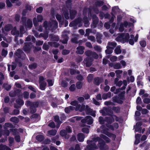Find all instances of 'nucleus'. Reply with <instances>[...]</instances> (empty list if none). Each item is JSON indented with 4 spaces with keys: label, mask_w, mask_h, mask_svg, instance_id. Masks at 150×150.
<instances>
[{
    "label": "nucleus",
    "mask_w": 150,
    "mask_h": 150,
    "mask_svg": "<svg viewBox=\"0 0 150 150\" xmlns=\"http://www.w3.org/2000/svg\"><path fill=\"white\" fill-rule=\"evenodd\" d=\"M11 150V149L8 147V146L3 145V144H1L0 145V150Z\"/></svg>",
    "instance_id": "nucleus-41"
},
{
    "label": "nucleus",
    "mask_w": 150,
    "mask_h": 150,
    "mask_svg": "<svg viewBox=\"0 0 150 150\" xmlns=\"http://www.w3.org/2000/svg\"><path fill=\"white\" fill-rule=\"evenodd\" d=\"M123 38V36L122 35V33H121L118 35V36L116 38V40L117 41L121 42L123 43H124Z\"/></svg>",
    "instance_id": "nucleus-31"
},
{
    "label": "nucleus",
    "mask_w": 150,
    "mask_h": 150,
    "mask_svg": "<svg viewBox=\"0 0 150 150\" xmlns=\"http://www.w3.org/2000/svg\"><path fill=\"white\" fill-rule=\"evenodd\" d=\"M86 113L88 114L91 115L93 117H95L96 114L94 111H93V110L88 107V106L87 105L86 106Z\"/></svg>",
    "instance_id": "nucleus-16"
},
{
    "label": "nucleus",
    "mask_w": 150,
    "mask_h": 150,
    "mask_svg": "<svg viewBox=\"0 0 150 150\" xmlns=\"http://www.w3.org/2000/svg\"><path fill=\"white\" fill-rule=\"evenodd\" d=\"M103 81V80L101 78L96 77L94 79V83L96 85H99Z\"/></svg>",
    "instance_id": "nucleus-21"
},
{
    "label": "nucleus",
    "mask_w": 150,
    "mask_h": 150,
    "mask_svg": "<svg viewBox=\"0 0 150 150\" xmlns=\"http://www.w3.org/2000/svg\"><path fill=\"white\" fill-rule=\"evenodd\" d=\"M100 112L102 113V115L104 116L111 115L113 113L111 108L105 107L103 108V109L100 110Z\"/></svg>",
    "instance_id": "nucleus-8"
},
{
    "label": "nucleus",
    "mask_w": 150,
    "mask_h": 150,
    "mask_svg": "<svg viewBox=\"0 0 150 150\" xmlns=\"http://www.w3.org/2000/svg\"><path fill=\"white\" fill-rule=\"evenodd\" d=\"M117 45V43L115 42H109L108 43L106 48H110L114 49Z\"/></svg>",
    "instance_id": "nucleus-23"
},
{
    "label": "nucleus",
    "mask_w": 150,
    "mask_h": 150,
    "mask_svg": "<svg viewBox=\"0 0 150 150\" xmlns=\"http://www.w3.org/2000/svg\"><path fill=\"white\" fill-rule=\"evenodd\" d=\"M84 47L82 46L78 47L76 48V53L79 54H82L84 52Z\"/></svg>",
    "instance_id": "nucleus-22"
},
{
    "label": "nucleus",
    "mask_w": 150,
    "mask_h": 150,
    "mask_svg": "<svg viewBox=\"0 0 150 150\" xmlns=\"http://www.w3.org/2000/svg\"><path fill=\"white\" fill-rule=\"evenodd\" d=\"M87 143L88 145L85 150H96L99 147L101 150H107L108 146L104 141L99 137L95 136L92 138L91 140H88Z\"/></svg>",
    "instance_id": "nucleus-1"
},
{
    "label": "nucleus",
    "mask_w": 150,
    "mask_h": 150,
    "mask_svg": "<svg viewBox=\"0 0 150 150\" xmlns=\"http://www.w3.org/2000/svg\"><path fill=\"white\" fill-rule=\"evenodd\" d=\"M69 34V31H64L62 33V37L63 39L61 40V41L63 43L65 44L67 43L68 39V35Z\"/></svg>",
    "instance_id": "nucleus-11"
},
{
    "label": "nucleus",
    "mask_w": 150,
    "mask_h": 150,
    "mask_svg": "<svg viewBox=\"0 0 150 150\" xmlns=\"http://www.w3.org/2000/svg\"><path fill=\"white\" fill-rule=\"evenodd\" d=\"M123 83L124 86L121 88L116 89V91L114 92L115 94H116L119 93L120 92L122 91H122L125 90L126 88V86L127 85V81L125 80H124L123 82L121 81H120L115 83L116 85L119 87Z\"/></svg>",
    "instance_id": "nucleus-7"
},
{
    "label": "nucleus",
    "mask_w": 150,
    "mask_h": 150,
    "mask_svg": "<svg viewBox=\"0 0 150 150\" xmlns=\"http://www.w3.org/2000/svg\"><path fill=\"white\" fill-rule=\"evenodd\" d=\"M141 125L140 123L139 122L137 123L136 126H134V128L135 129V131L136 132H140L141 131V129L139 127Z\"/></svg>",
    "instance_id": "nucleus-34"
},
{
    "label": "nucleus",
    "mask_w": 150,
    "mask_h": 150,
    "mask_svg": "<svg viewBox=\"0 0 150 150\" xmlns=\"http://www.w3.org/2000/svg\"><path fill=\"white\" fill-rule=\"evenodd\" d=\"M131 38L129 40H128L129 43L130 44L133 45L134 44V42H136L138 39V35L137 34L135 37H134V35L132 34L130 35Z\"/></svg>",
    "instance_id": "nucleus-14"
},
{
    "label": "nucleus",
    "mask_w": 150,
    "mask_h": 150,
    "mask_svg": "<svg viewBox=\"0 0 150 150\" xmlns=\"http://www.w3.org/2000/svg\"><path fill=\"white\" fill-rule=\"evenodd\" d=\"M48 44L49 45L56 47H58L59 45L58 43L55 42H48Z\"/></svg>",
    "instance_id": "nucleus-45"
},
{
    "label": "nucleus",
    "mask_w": 150,
    "mask_h": 150,
    "mask_svg": "<svg viewBox=\"0 0 150 150\" xmlns=\"http://www.w3.org/2000/svg\"><path fill=\"white\" fill-rule=\"evenodd\" d=\"M83 22L84 23V25L86 27H87L89 25L90 23L88 19L86 17H85L83 20L80 18L76 19L71 23L69 24V26L72 27L79 25V26L80 27L82 25Z\"/></svg>",
    "instance_id": "nucleus-3"
},
{
    "label": "nucleus",
    "mask_w": 150,
    "mask_h": 150,
    "mask_svg": "<svg viewBox=\"0 0 150 150\" xmlns=\"http://www.w3.org/2000/svg\"><path fill=\"white\" fill-rule=\"evenodd\" d=\"M115 52L117 54L120 53L121 52V50L120 49V46H117L115 50Z\"/></svg>",
    "instance_id": "nucleus-44"
},
{
    "label": "nucleus",
    "mask_w": 150,
    "mask_h": 150,
    "mask_svg": "<svg viewBox=\"0 0 150 150\" xmlns=\"http://www.w3.org/2000/svg\"><path fill=\"white\" fill-rule=\"evenodd\" d=\"M25 105L27 106L31 107L32 105H35V106L38 107V102H32L28 100L25 102Z\"/></svg>",
    "instance_id": "nucleus-19"
},
{
    "label": "nucleus",
    "mask_w": 150,
    "mask_h": 150,
    "mask_svg": "<svg viewBox=\"0 0 150 150\" xmlns=\"http://www.w3.org/2000/svg\"><path fill=\"white\" fill-rule=\"evenodd\" d=\"M37 67V64L35 63H33L29 65V68L30 69H35Z\"/></svg>",
    "instance_id": "nucleus-64"
},
{
    "label": "nucleus",
    "mask_w": 150,
    "mask_h": 150,
    "mask_svg": "<svg viewBox=\"0 0 150 150\" xmlns=\"http://www.w3.org/2000/svg\"><path fill=\"white\" fill-rule=\"evenodd\" d=\"M76 85L77 88L78 89H80L82 87L83 83L80 81H78L76 83Z\"/></svg>",
    "instance_id": "nucleus-54"
},
{
    "label": "nucleus",
    "mask_w": 150,
    "mask_h": 150,
    "mask_svg": "<svg viewBox=\"0 0 150 150\" xmlns=\"http://www.w3.org/2000/svg\"><path fill=\"white\" fill-rule=\"evenodd\" d=\"M121 12L118 7L117 6H115L112 8V12L111 14L112 16L110 20V21L113 22L114 18L115 17L114 14L120 13Z\"/></svg>",
    "instance_id": "nucleus-10"
},
{
    "label": "nucleus",
    "mask_w": 150,
    "mask_h": 150,
    "mask_svg": "<svg viewBox=\"0 0 150 150\" xmlns=\"http://www.w3.org/2000/svg\"><path fill=\"white\" fill-rule=\"evenodd\" d=\"M133 23L125 21L123 23H120L119 30L120 32H122L124 30L125 27H130L129 29V32H130L133 29Z\"/></svg>",
    "instance_id": "nucleus-5"
},
{
    "label": "nucleus",
    "mask_w": 150,
    "mask_h": 150,
    "mask_svg": "<svg viewBox=\"0 0 150 150\" xmlns=\"http://www.w3.org/2000/svg\"><path fill=\"white\" fill-rule=\"evenodd\" d=\"M150 146V143H147L146 142H144L140 145V146L144 147L145 150H147L149 149Z\"/></svg>",
    "instance_id": "nucleus-25"
},
{
    "label": "nucleus",
    "mask_w": 150,
    "mask_h": 150,
    "mask_svg": "<svg viewBox=\"0 0 150 150\" xmlns=\"http://www.w3.org/2000/svg\"><path fill=\"white\" fill-rule=\"evenodd\" d=\"M103 2L102 1H97L95 2V5L97 7L100 6L103 4Z\"/></svg>",
    "instance_id": "nucleus-42"
},
{
    "label": "nucleus",
    "mask_w": 150,
    "mask_h": 150,
    "mask_svg": "<svg viewBox=\"0 0 150 150\" xmlns=\"http://www.w3.org/2000/svg\"><path fill=\"white\" fill-rule=\"evenodd\" d=\"M51 39L52 41H58L59 40V38L58 36L53 35L51 36Z\"/></svg>",
    "instance_id": "nucleus-57"
},
{
    "label": "nucleus",
    "mask_w": 150,
    "mask_h": 150,
    "mask_svg": "<svg viewBox=\"0 0 150 150\" xmlns=\"http://www.w3.org/2000/svg\"><path fill=\"white\" fill-rule=\"evenodd\" d=\"M10 121L15 123H18L19 122V120L18 118L14 117L11 118Z\"/></svg>",
    "instance_id": "nucleus-47"
},
{
    "label": "nucleus",
    "mask_w": 150,
    "mask_h": 150,
    "mask_svg": "<svg viewBox=\"0 0 150 150\" xmlns=\"http://www.w3.org/2000/svg\"><path fill=\"white\" fill-rule=\"evenodd\" d=\"M16 103L20 105H23L24 103V102L23 100L21 99H17L16 100Z\"/></svg>",
    "instance_id": "nucleus-60"
},
{
    "label": "nucleus",
    "mask_w": 150,
    "mask_h": 150,
    "mask_svg": "<svg viewBox=\"0 0 150 150\" xmlns=\"http://www.w3.org/2000/svg\"><path fill=\"white\" fill-rule=\"evenodd\" d=\"M75 109V107L70 106L65 108V111L66 113H69L70 110H72Z\"/></svg>",
    "instance_id": "nucleus-37"
},
{
    "label": "nucleus",
    "mask_w": 150,
    "mask_h": 150,
    "mask_svg": "<svg viewBox=\"0 0 150 150\" xmlns=\"http://www.w3.org/2000/svg\"><path fill=\"white\" fill-rule=\"evenodd\" d=\"M54 119L55 121L57 122L58 124V125L56 127L58 128L59 127L60 125L62 122L59 121V117L58 116H55L54 117Z\"/></svg>",
    "instance_id": "nucleus-35"
},
{
    "label": "nucleus",
    "mask_w": 150,
    "mask_h": 150,
    "mask_svg": "<svg viewBox=\"0 0 150 150\" xmlns=\"http://www.w3.org/2000/svg\"><path fill=\"white\" fill-rule=\"evenodd\" d=\"M81 122L82 123H87L88 125H91L93 123V120L91 117L88 116L85 118L82 119Z\"/></svg>",
    "instance_id": "nucleus-12"
},
{
    "label": "nucleus",
    "mask_w": 150,
    "mask_h": 150,
    "mask_svg": "<svg viewBox=\"0 0 150 150\" xmlns=\"http://www.w3.org/2000/svg\"><path fill=\"white\" fill-rule=\"evenodd\" d=\"M93 60L92 59L90 58L89 57H87L84 59L83 61V63L86 65V67H90L92 64V62Z\"/></svg>",
    "instance_id": "nucleus-15"
},
{
    "label": "nucleus",
    "mask_w": 150,
    "mask_h": 150,
    "mask_svg": "<svg viewBox=\"0 0 150 150\" xmlns=\"http://www.w3.org/2000/svg\"><path fill=\"white\" fill-rule=\"evenodd\" d=\"M15 54L16 58L18 57L19 58L23 59H25V54L20 49H18L17 50Z\"/></svg>",
    "instance_id": "nucleus-9"
},
{
    "label": "nucleus",
    "mask_w": 150,
    "mask_h": 150,
    "mask_svg": "<svg viewBox=\"0 0 150 150\" xmlns=\"http://www.w3.org/2000/svg\"><path fill=\"white\" fill-rule=\"evenodd\" d=\"M70 72L71 74L72 75L79 74V72L78 71L74 69H71Z\"/></svg>",
    "instance_id": "nucleus-63"
},
{
    "label": "nucleus",
    "mask_w": 150,
    "mask_h": 150,
    "mask_svg": "<svg viewBox=\"0 0 150 150\" xmlns=\"http://www.w3.org/2000/svg\"><path fill=\"white\" fill-rule=\"evenodd\" d=\"M98 120L99 123L101 124H104L105 123V122L106 121L105 120V119H104L103 117L101 116L99 117L98 118Z\"/></svg>",
    "instance_id": "nucleus-58"
},
{
    "label": "nucleus",
    "mask_w": 150,
    "mask_h": 150,
    "mask_svg": "<svg viewBox=\"0 0 150 150\" xmlns=\"http://www.w3.org/2000/svg\"><path fill=\"white\" fill-rule=\"evenodd\" d=\"M32 46L31 44L30 43H26L23 47L24 50L27 52H28L31 48Z\"/></svg>",
    "instance_id": "nucleus-17"
},
{
    "label": "nucleus",
    "mask_w": 150,
    "mask_h": 150,
    "mask_svg": "<svg viewBox=\"0 0 150 150\" xmlns=\"http://www.w3.org/2000/svg\"><path fill=\"white\" fill-rule=\"evenodd\" d=\"M99 137L101 139H102L101 138L103 139L107 143L109 142L110 141V139L104 134H101L100 135V137Z\"/></svg>",
    "instance_id": "nucleus-36"
},
{
    "label": "nucleus",
    "mask_w": 150,
    "mask_h": 150,
    "mask_svg": "<svg viewBox=\"0 0 150 150\" xmlns=\"http://www.w3.org/2000/svg\"><path fill=\"white\" fill-rule=\"evenodd\" d=\"M110 117H106L105 120L108 124H111L114 121V118H113V115H111Z\"/></svg>",
    "instance_id": "nucleus-20"
},
{
    "label": "nucleus",
    "mask_w": 150,
    "mask_h": 150,
    "mask_svg": "<svg viewBox=\"0 0 150 150\" xmlns=\"http://www.w3.org/2000/svg\"><path fill=\"white\" fill-rule=\"evenodd\" d=\"M122 35L123 36L124 43L128 42L130 37L129 34L128 33H122Z\"/></svg>",
    "instance_id": "nucleus-29"
},
{
    "label": "nucleus",
    "mask_w": 150,
    "mask_h": 150,
    "mask_svg": "<svg viewBox=\"0 0 150 150\" xmlns=\"http://www.w3.org/2000/svg\"><path fill=\"white\" fill-rule=\"evenodd\" d=\"M40 88L42 90H44L46 86V83L45 81H43L40 83Z\"/></svg>",
    "instance_id": "nucleus-39"
},
{
    "label": "nucleus",
    "mask_w": 150,
    "mask_h": 150,
    "mask_svg": "<svg viewBox=\"0 0 150 150\" xmlns=\"http://www.w3.org/2000/svg\"><path fill=\"white\" fill-rule=\"evenodd\" d=\"M43 26L44 27L46 32L43 34V38L46 40L48 36V30H52L56 29L58 27V23L55 20H53L51 22L48 23L47 21H45L43 24Z\"/></svg>",
    "instance_id": "nucleus-2"
},
{
    "label": "nucleus",
    "mask_w": 150,
    "mask_h": 150,
    "mask_svg": "<svg viewBox=\"0 0 150 150\" xmlns=\"http://www.w3.org/2000/svg\"><path fill=\"white\" fill-rule=\"evenodd\" d=\"M62 11L64 14L65 18L68 19L69 18V11L66 8L63 7L62 8Z\"/></svg>",
    "instance_id": "nucleus-24"
},
{
    "label": "nucleus",
    "mask_w": 150,
    "mask_h": 150,
    "mask_svg": "<svg viewBox=\"0 0 150 150\" xmlns=\"http://www.w3.org/2000/svg\"><path fill=\"white\" fill-rule=\"evenodd\" d=\"M37 107L35 106V105H32L30 107V112L31 113H33L35 112L36 111V108Z\"/></svg>",
    "instance_id": "nucleus-40"
},
{
    "label": "nucleus",
    "mask_w": 150,
    "mask_h": 150,
    "mask_svg": "<svg viewBox=\"0 0 150 150\" xmlns=\"http://www.w3.org/2000/svg\"><path fill=\"white\" fill-rule=\"evenodd\" d=\"M56 17L57 20L59 21V27H61V25H63V21H62V18L61 16L59 14H57L56 15Z\"/></svg>",
    "instance_id": "nucleus-30"
},
{
    "label": "nucleus",
    "mask_w": 150,
    "mask_h": 150,
    "mask_svg": "<svg viewBox=\"0 0 150 150\" xmlns=\"http://www.w3.org/2000/svg\"><path fill=\"white\" fill-rule=\"evenodd\" d=\"M111 96V93L109 92L106 93H104L102 95V98L103 99H106L110 97Z\"/></svg>",
    "instance_id": "nucleus-38"
},
{
    "label": "nucleus",
    "mask_w": 150,
    "mask_h": 150,
    "mask_svg": "<svg viewBox=\"0 0 150 150\" xmlns=\"http://www.w3.org/2000/svg\"><path fill=\"white\" fill-rule=\"evenodd\" d=\"M86 106L84 105H82V106L80 104L79 105H78L76 107V108H75V110L76 111L79 110L80 112H81L84 110L85 109H86Z\"/></svg>",
    "instance_id": "nucleus-28"
},
{
    "label": "nucleus",
    "mask_w": 150,
    "mask_h": 150,
    "mask_svg": "<svg viewBox=\"0 0 150 150\" xmlns=\"http://www.w3.org/2000/svg\"><path fill=\"white\" fill-rule=\"evenodd\" d=\"M33 22L34 25L36 29L40 32H42L43 30L42 27L41 25L38 26V23L36 21V18H33Z\"/></svg>",
    "instance_id": "nucleus-18"
},
{
    "label": "nucleus",
    "mask_w": 150,
    "mask_h": 150,
    "mask_svg": "<svg viewBox=\"0 0 150 150\" xmlns=\"http://www.w3.org/2000/svg\"><path fill=\"white\" fill-rule=\"evenodd\" d=\"M85 137L83 134L80 133L78 134L77 139L80 142H83Z\"/></svg>",
    "instance_id": "nucleus-26"
},
{
    "label": "nucleus",
    "mask_w": 150,
    "mask_h": 150,
    "mask_svg": "<svg viewBox=\"0 0 150 150\" xmlns=\"http://www.w3.org/2000/svg\"><path fill=\"white\" fill-rule=\"evenodd\" d=\"M87 37L88 39L91 41V42H95L96 41V39L95 37L92 35H89Z\"/></svg>",
    "instance_id": "nucleus-53"
},
{
    "label": "nucleus",
    "mask_w": 150,
    "mask_h": 150,
    "mask_svg": "<svg viewBox=\"0 0 150 150\" xmlns=\"http://www.w3.org/2000/svg\"><path fill=\"white\" fill-rule=\"evenodd\" d=\"M107 50L105 51V52L106 54H110L112 52L113 49L110 48H107Z\"/></svg>",
    "instance_id": "nucleus-62"
},
{
    "label": "nucleus",
    "mask_w": 150,
    "mask_h": 150,
    "mask_svg": "<svg viewBox=\"0 0 150 150\" xmlns=\"http://www.w3.org/2000/svg\"><path fill=\"white\" fill-rule=\"evenodd\" d=\"M57 132V131L55 129H52L49 131L48 132V133L49 135H54L56 134Z\"/></svg>",
    "instance_id": "nucleus-46"
},
{
    "label": "nucleus",
    "mask_w": 150,
    "mask_h": 150,
    "mask_svg": "<svg viewBox=\"0 0 150 150\" xmlns=\"http://www.w3.org/2000/svg\"><path fill=\"white\" fill-rule=\"evenodd\" d=\"M11 132H12L13 134L14 135H16L18 133V129H10Z\"/></svg>",
    "instance_id": "nucleus-52"
},
{
    "label": "nucleus",
    "mask_w": 150,
    "mask_h": 150,
    "mask_svg": "<svg viewBox=\"0 0 150 150\" xmlns=\"http://www.w3.org/2000/svg\"><path fill=\"white\" fill-rule=\"evenodd\" d=\"M115 73L116 74L117 77L119 78L121 77L120 74L122 73V71L121 70H118L115 71Z\"/></svg>",
    "instance_id": "nucleus-51"
},
{
    "label": "nucleus",
    "mask_w": 150,
    "mask_h": 150,
    "mask_svg": "<svg viewBox=\"0 0 150 150\" xmlns=\"http://www.w3.org/2000/svg\"><path fill=\"white\" fill-rule=\"evenodd\" d=\"M92 19L93 22L91 25V27L92 28H94L96 27L99 20L98 18L95 15L93 16Z\"/></svg>",
    "instance_id": "nucleus-13"
},
{
    "label": "nucleus",
    "mask_w": 150,
    "mask_h": 150,
    "mask_svg": "<svg viewBox=\"0 0 150 150\" xmlns=\"http://www.w3.org/2000/svg\"><path fill=\"white\" fill-rule=\"evenodd\" d=\"M77 13L76 11L71 10L70 11V16L71 19H74L75 16Z\"/></svg>",
    "instance_id": "nucleus-32"
},
{
    "label": "nucleus",
    "mask_w": 150,
    "mask_h": 150,
    "mask_svg": "<svg viewBox=\"0 0 150 150\" xmlns=\"http://www.w3.org/2000/svg\"><path fill=\"white\" fill-rule=\"evenodd\" d=\"M13 127V125L12 124H11L10 123H6L5 124V127L4 128H12Z\"/></svg>",
    "instance_id": "nucleus-61"
},
{
    "label": "nucleus",
    "mask_w": 150,
    "mask_h": 150,
    "mask_svg": "<svg viewBox=\"0 0 150 150\" xmlns=\"http://www.w3.org/2000/svg\"><path fill=\"white\" fill-rule=\"evenodd\" d=\"M93 52L90 50H88L85 52V54L88 56L87 57H89L90 58H91Z\"/></svg>",
    "instance_id": "nucleus-43"
},
{
    "label": "nucleus",
    "mask_w": 150,
    "mask_h": 150,
    "mask_svg": "<svg viewBox=\"0 0 150 150\" xmlns=\"http://www.w3.org/2000/svg\"><path fill=\"white\" fill-rule=\"evenodd\" d=\"M118 97L114 96L112 98V100L113 102L117 103L119 104H122L124 98V95L125 93V91H122L120 92Z\"/></svg>",
    "instance_id": "nucleus-6"
},
{
    "label": "nucleus",
    "mask_w": 150,
    "mask_h": 150,
    "mask_svg": "<svg viewBox=\"0 0 150 150\" xmlns=\"http://www.w3.org/2000/svg\"><path fill=\"white\" fill-rule=\"evenodd\" d=\"M36 139L39 141L41 142L44 139V137L42 135H38L36 137Z\"/></svg>",
    "instance_id": "nucleus-55"
},
{
    "label": "nucleus",
    "mask_w": 150,
    "mask_h": 150,
    "mask_svg": "<svg viewBox=\"0 0 150 150\" xmlns=\"http://www.w3.org/2000/svg\"><path fill=\"white\" fill-rule=\"evenodd\" d=\"M108 129L106 128L104 126L102 125L99 128H98L97 131L98 132H101L106 135L108 137H111L113 140H114L116 137V135L108 132Z\"/></svg>",
    "instance_id": "nucleus-4"
},
{
    "label": "nucleus",
    "mask_w": 150,
    "mask_h": 150,
    "mask_svg": "<svg viewBox=\"0 0 150 150\" xmlns=\"http://www.w3.org/2000/svg\"><path fill=\"white\" fill-rule=\"evenodd\" d=\"M86 34L84 35L85 37L88 36L89 35L90 33H92V30L91 29L88 28L86 30Z\"/></svg>",
    "instance_id": "nucleus-49"
},
{
    "label": "nucleus",
    "mask_w": 150,
    "mask_h": 150,
    "mask_svg": "<svg viewBox=\"0 0 150 150\" xmlns=\"http://www.w3.org/2000/svg\"><path fill=\"white\" fill-rule=\"evenodd\" d=\"M25 25L26 28L30 29L32 27L33 25L32 21L30 19H28L26 23H25Z\"/></svg>",
    "instance_id": "nucleus-27"
},
{
    "label": "nucleus",
    "mask_w": 150,
    "mask_h": 150,
    "mask_svg": "<svg viewBox=\"0 0 150 150\" xmlns=\"http://www.w3.org/2000/svg\"><path fill=\"white\" fill-rule=\"evenodd\" d=\"M113 67L115 69H118L121 68L120 64L119 63H117L113 65Z\"/></svg>",
    "instance_id": "nucleus-56"
},
{
    "label": "nucleus",
    "mask_w": 150,
    "mask_h": 150,
    "mask_svg": "<svg viewBox=\"0 0 150 150\" xmlns=\"http://www.w3.org/2000/svg\"><path fill=\"white\" fill-rule=\"evenodd\" d=\"M12 26L11 24H8L6 25L4 28V30L6 31H9L12 28Z\"/></svg>",
    "instance_id": "nucleus-50"
},
{
    "label": "nucleus",
    "mask_w": 150,
    "mask_h": 150,
    "mask_svg": "<svg viewBox=\"0 0 150 150\" xmlns=\"http://www.w3.org/2000/svg\"><path fill=\"white\" fill-rule=\"evenodd\" d=\"M20 33L21 34L20 36V37H22V34H23L25 33V30H24V26H21L20 27Z\"/></svg>",
    "instance_id": "nucleus-59"
},
{
    "label": "nucleus",
    "mask_w": 150,
    "mask_h": 150,
    "mask_svg": "<svg viewBox=\"0 0 150 150\" xmlns=\"http://www.w3.org/2000/svg\"><path fill=\"white\" fill-rule=\"evenodd\" d=\"M36 19V21L38 23L39 22H42L43 19V17L42 16L38 15L37 16Z\"/></svg>",
    "instance_id": "nucleus-48"
},
{
    "label": "nucleus",
    "mask_w": 150,
    "mask_h": 150,
    "mask_svg": "<svg viewBox=\"0 0 150 150\" xmlns=\"http://www.w3.org/2000/svg\"><path fill=\"white\" fill-rule=\"evenodd\" d=\"M11 33L13 35H16L18 36L19 34V32L17 30L16 28V27H14L11 31Z\"/></svg>",
    "instance_id": "nucleus-33"
}]
</instances>
